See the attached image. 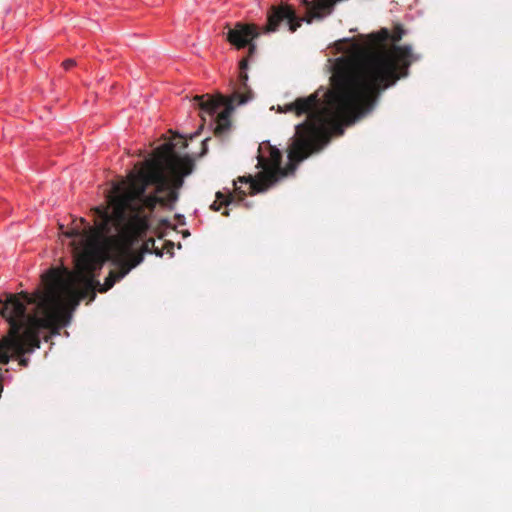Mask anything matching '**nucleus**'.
Masks as SVG:
<instances>
[{"instance_id": "7", "label": "nucleus", "mask_w": 512, "mask_h": 512, "mask_svg": "<svg viewBox=\"0 0 512 512\" xmlns=\"http://www.w3.org/2000/svg\"><path fill=\"white\" fill-rule=\"evenodd\" d=\"M284 20H287L291 32H295L297 28L300 27L302 21V19L296 16L294 8L290 5L272 7L271 12L268 14V22L265 31L275 32L280 23Z\"/></svg>"}, {"instance_id": "12", "label": "nucleus", "mask_w": 512, "mask_h": 512, "mask_svg": "<svg viewBox=\"0 0 512 512\" xmlns=\"http://www.w3.org/2000/svg\"><path fill=\"white\" fill-rule=\"evenodd\" d=\"M234 200V195L229 192L228 194H224L220 191L216 193V200L211 204V209L218 211L221 209L223 205L228 206Z\"/></svg>"}, {"instance_id": "9", "label": "nucleus", "mask_w": 512, "mask_h": 512, "mask_svg": "<svg viewBox=\"0 0 512 512\" xmlns=\"http://www.w3.org/2000/svg\"><path fill=\"white\" fill-rule=\"evenodd\" d=\"M309 11L308 23L314 18H322L330 14L336 0H301Z\"/></svg>"}, {"instance_id": "2", "label": "nucleus", "mask_w": 512, "mask_h": 512, "mask_svg": "<svg viewBox=\"0 0 512 512\" xmlns=\"http://www.w3.org/2000/svg\"><path fill=\"white\" fill-rule=\"evenodd\" d=\"M335 92L320 88L307 97L296 98L278 107L281 113H294L297 117L306 115V120L295 127V137L288 148L289 163L282 167L281 151L269 143L261 144L257 167L262 170L255 177L248 175L234 181L235 193L240 201L247 194L264 192L282 178L293 175L298 163L317 151L320 144L328 139L330 131L342 135L344 126L358 120Z\"/></svg>"}, {"instance_id": "15", "label": "nucleus", "mask_w": 512, "mask_h": 512, "mask_svg": "<svg viewBox=\"0 0 512 512\" xmlns=\"http://www.w3.org/2000/svg\"><path fill=\"white\" fill-rule=\"evenodd\" d=\"M248 46V52H249V55H253L255 50H256V45L254 43H252V41L247 45Z\"/></svg>"}, {"instance_id": "4", "label": "nucleus", "mask_w": 512, "mask_h": 512, "mask_svg": "<svg viewBox=\"0 0 512 512\" xmlns=\"http://www.w3.org/2000/svg\"><path fill=\"white\" fill-rule=\"evenodd\" d=\"M173 143H165L155 149L153 157L146 159L141 167L135 165L127 180L115 183L107 195L108 205L94 208L98 219L104 225L111 222L114 228H124L141 237L149 230L147 210V188L155 186L153 194L166 192L170 188L169 177L165 173V163L171 158Z\"/></svg>"}, {"instance_id": "1", "label": "nucleus", "mask_w": 512, "mask_h": 512, "mask_svg": "<svg viewBox=\"0 0 512 512\" xmlns=\"http://www.w3.org/2000/svg\"><path fill=\"white\" fill-rule=\"evenodd\" d=\"M65 232L74 238L75 270L52 268L42 275L43 289L38 309L44 314L40 325L54 324L59 316L67 322V304L78 305L81 300L93 301L96 291L107 292L142 262V254H133L131 248L139 236L111 222L104 225L99 219L95 227L86 225L83 218Z\"/></svg>"}, {"instance_id": "6", "label": "nucleus", "mask_w": 512, "mask_h": 512, "mask_svg": "<svg viewBox=\"0 0 512 512\" xmlns=\"http://www.w3.org/2000/svg\"><path fill=\"white\" fill-rule=\"evenodd\" d=\"M176 144L173 143V149ZM194 162L189 156L179 157L172 152L171 158L165 163V171L169 170L171 178H169L170 188L178 190L183 186L184 177L192 173Z\"/></svg>"}, {"instance_id": "10", "label": "nucleus", "mask_w": 512, "mask_h": 512, "mask_svg": "<svg viewBox=\"0 0 512 512\" xmlns=\"http://www.w3.org/2000/svg\"><path fill=\"white\" fill-rule=\"evenodd\" d=\"M167 195L162 197L157 194H149L147 198V210L149 217L155 210L156 206L159 204L164 207H172V205L178 200V192L177 190L169 188L167 191Z\"/></svg>"}, {"instance_id": "16", "label": "nucleus", "mask_w": 512, "mask_h": 512, "mask_svg": "<svg viewBox=\"0 0 512 512\" xmlns=\"http://www.w3.org/2000/svg\"><path fill=\"white\" fill-rule=\"evenodd\" d=\"M209 141V138H206L202 141V154H205L207 152V142Z\"/></svg>"}, {"instance_id": "8", "label": "nucleus", "mask_w": 512, "mask_h": 512, "mask_svg": "<svg viewBox=\"0 0 512 512\" xmlns=\"http://www.w3.org/2000/svg\"><path fill=\"white\" fill-rule=\"evenodd\" d=\"M227 41L238 49L246 47L252 40L259 36L258 27L255 24L237 22L233 28L226 25Z\"/></svg>"}, {"instance_id": "5", "label": "nucleus", "mask_w": 512, "mask_h": 512, "mask_svg": "<svg viewBox=\"0 0 512 512\" xmlns=\"http://www.w3.org/2000/svg\"><path fill=\"white\" fill-rule=\"evenodd\" d=\"M247 72H240L238 83L229 97L209 94L196 95L193 98L194 105L200 110L201 119L206 122L209 117L210 123H214V134L223 135L230 128V115L235 105L245 104L253 97V92L247 84Z\"/></svg>"}, {"instance_id": "11", "label": "nucleus", "mask_w": 512, "mask_h": 512, "mask_svg": "<svg viewBox=\"0 0 512 512\" xmlns=\"http://www.w3.org/2000/svg\"><path fill=\"white\" fill-rule=\"evenodd\" d=\"M147 233V231L145 232ZM146 236V234H143V236L139 237L136 242L133 244L132 248H131V251L133 254H138V253H141L142 254V258L144 257V254L145 253H151V252H154L157 256H162V251L157 248L155 246V240L153 238H149L147 239L146 241H144V243L142 244L141 246V250L140 251H134V246L141 240L143 239L144 237Z\"/></svg>"}, {"instance_id": "13", "label": "nucleus", "mask_w": 512, "mask_h": 512, "mask_svg": "<svg viewBox=\"0 0 512 512\" xmlns=\"http://www.w3.org/2000/svg\"><path fill=\"white\" fill-rule=\"evenodd\" d=\"M62 65L68 70L75 65V61L73 59H67L62 63Z\"/></svg>"}, {"instance_id": "14", "label": "nucleus", "mask_w": 512, "mask_h": 512, "mask_svg": "<svg viewBox=\"0 0 512 512\" xmlns=\"http://www.w3.org/2000/svg\"><path fill=\"white\" fill-rule=\"evenodd\" d=\"M247 67H248V60L246 58H244L239 63L240 72H242V71L246 72Z\"/></svg>"}, {"instance_id": "17", "label": "nucleus", "mask_w": 512, "mask_h": 512, "mask_svg": "<svg viewBox=\"0 0 512 512\" xmlns=\"http://www.w3.org/2000/svg\"><path fill=\"white\" fill-rule=\"evenodd\" d=\"M223 215L228 216L229 212L226 210V211L223 212Z\"/></svg>"}, {"instance_id": "3", "label": "nucleus", "mask_w": 512, "mask_h": 512, "mask_svg": "<svg viewBox=\"0 0 512 512\" xmlns=\"http://www.w3.org/2000/svg\"><path fill=\"white\" fill-rule=\"evenodd\" d=\"M404 30L397 25L392 34L383 28L377 34L350 42L348 55L338 58L330 77V90L359 119L369 113L380 93L407 76L417 58L410 46H399Z\"/></svg>"}]
</instances>
